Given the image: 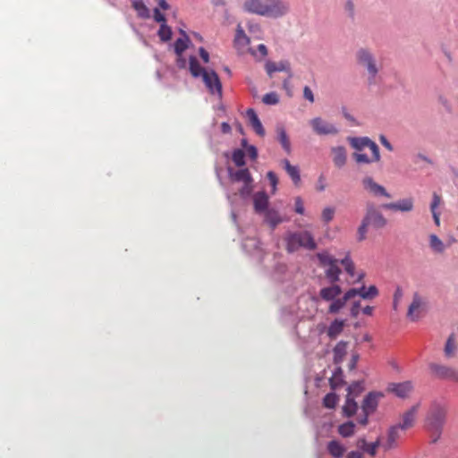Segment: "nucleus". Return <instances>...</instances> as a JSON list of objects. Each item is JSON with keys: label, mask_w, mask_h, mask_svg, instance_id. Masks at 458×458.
Returning a JSON list of instances; mask_svg holds the SVG:
<instances>
[{"label": "nucleus", "mask_w": 458, "mask_h": 458, "mask_svg": "<svg viewBox=\"0 0 458 458\" xmlns=\"http://www.w3.org/2000/svg\"><path fill=\"white\" fill-rule=\"evenodd\" d=\"M350 142L355 149L352 157L358 164H370L380 160L378 146L368 137L351 138Z\"/></svg>", "instance_id": "f257e3e1"}, {"label": "nucleus", "mask_w": 458, "mask_h": 458, "mask_svg": "<svg viewBox=\"0 0 458 458\" xmlns=\"http://www.w3.org/2000/svg\"><path fill=\"white\" fill-rule=\"evenodd\" d=\"M447 420V409L443 404L434 402L425 417L426 431L444 430Z\"/></svg>", "instance_id": "f03ea898"}, {"label": "nucleus", "mask_w": 458, "mask_h": 458, "mask_svg": "<svg viewBox=\"0 0 458 458\" xmlns=\"http://www.w3.org/2000/svg\"><path fill=\"white\" fill-rule=\"evenodd\" d=\"M303 247L308 250H315L317 244L311 233L307 231L291 233L286 238V248L289 252H293Z\"/></svg>", "instance_id": "7ed1b4c3"}, {"label": "nucleus", "mask_w": 458, "mask_h": 458, "mask_svg": "<svg viewBox=\"0 0 458 458\" xmlns=\"http://www.w3.org/2000/svg\"><path fill=\"white\" fill-rule=\"evenodd\" d=\"M320 265L327 267L325 270L326 277L331 284H335L339 280L341 269L338 267V260L329 255L327 252H321L317 254Z\"/></svg>", "instance_id": "20e7f679"}, {"label": "nucleus", "mask_w": 458, "mask_h": 458, "mask_svg": "<svg viewBox=\"0 0 458 458\" xmlns=\"http://www.w3.org/2000/svg\"><path fill=\"white\" fill-rule=\"evenodd\" d=\"M428 312L427 301L415 293L411 303L408 307L406 318L411 322L420 321Z\"/></svg>", "instance_id": "39448f33"}, {"label": "nucleus", "mask_w": 458, "mask_h": 458, "mask_svg": "<svg viewBox=\"0 0 458 458\" xmlns=\"http://www.w3.org/2000/svg\"><path fill=\"white\" fill-rule=\"evenodd\" d=\"M356 57L359 64L367 68L369 75V82L371 83L374 81L378 72L373 55L368 49L361 48L357 51Z\"/></svg>", "instance_id": "423d86ee"}, {"label": "nucleus", "mask_w": 458, "mask_h": 458, "mask_svg": "<svg viewBox=\"0 0 458 458\" xmlns=\"http://www.w3.org/2000/svg\"><path fill=\"white\" fill-rule=\"evenodd\" d=\"M290 10L289 4L284 0H266L264 16L278 18L285 15Z\"/></svg>", "instance_id": "0eeeda50"}, {"label": "nucleus", "mask_w": 458, "mask_h": 458, "mask_svg": "<svg viewBox=\"0 0 458 458\" xmlns=\"http://www.w3.org/2000/svg\"><path fill=\"white\" fill-rule=\"evenodd\" d=\"M429 369L432 375L439 379L458 383V370L452 367L432 362L429 364Z\"/></svg>", "instance_id": "6e6552de"}, {"label": "nucleus", "mask_w": 458, "mask_h": 458, "mask_svg": "<svg viewBox=\"0 0 458 458\" xmlns=\"http://www.w3.org/2000/svg\"><path fill=\"white\" fill-rule=\"evenodd\" d=\"M201 77L211 94H216L218 97L222 96V83L216 72L214 71H207L203 72Z\"/></svg>", "instance_id": "1a4fd4ad"}, {"label": "nucleus", "mask_w": 458, "mask_h": 458, "mask_svg": "<svg viewBox=\"0 0 458 458\" xmlns=\"http://www.w3.org/2000/svg\"><path fill=\"white\" fill-rule=\"evenodd\" d=\"M250 41V38L246 36L244 30L238 25L234 38V47L241 54L250 52L252 55L256 56V52L249 47Z\"/></svg>", "instance_id": "9d476101"}, {"label": "nucleus", "mask_w": 458, "mask_h": 458, "mask_svg": "<svg viewBox=\"0 0 458 458\" xmlns=\"http://www.w3.org/2000/svg\"><path fill=\"white\" fill-rule=\"evenodd\" d=\"M310 124L314 131L318 135H335L338 132V129L335 125L325 122L319 117L312 119Z\"/></svg>", "instance_id": "9b49d317"}, {"label": "nucleus", "mask_w": 458, "mask_h": 458, "mask_svg": "<svg viewBox=\"0 0 458 458\" xmlns=\"http://www.w3.org/2000/svg\"><path fill=\"white\" fill-rule=\"evenodd\" d=\"M383 394L381 392H370L364 398L362 403V411L367 415L373 413L378 404V401L383 397Z\"/></svg>", "instance_id": "f8f14e48"}, {"label": "nucleus", "mask_w": 458, "mask_h": 458, "mask_svg": "<svg viewBox=\"0 0 458 458\" xmlns=\"http://www.w3.org/2000/svg\"><path fill=\"white\" fill-rule=\"evenodd\" d=\"M364 189L375 197L384 196L386 198H391V195L386 190L377 183L371 177H366L362 180Z\"/></svg>", "instance_id": "ddd939ff"}, {"label": "nucleus", "mask_w": 458, "mask_h": 458, "mask_svg": "<svg viewBox=\"0 0 458 458\" xmlns=\"http://www.w3.org/2000/svg\"><path fill=\"white\" fill-rule=\"evenodd\" d=\"M356 296V292L354 289H350L347 291L344 295L342 298L335 299L334 301H331L332 303L330 304L328 308V312L331 314H336L339 312L341 309H343L346 302L354 298Z\"/></svg>", "instance_id": "4468645a"}, {"label": "nucleus", "mask_w": 458, "mask_h": 458, "mask_svg": "<svg viewBox=\"0 0 458 458\" xmlns=\"http://www.w3.org/2000/svg\"><path fill=\"white\" fill-rule=\"evenodd\" d=\"M443 203L442 197L437 194L436 191L432 194V200L429 205V209L434 220V224L437 226L440 225V216L441 212L438 210V207Z\"/></svg>", "instance_id": "2eb2a0df"}, {"label": "nucleus", "mask_w": 458, "mask_h": 458, "mask_svg": "<svg viewBox=\"0 0 458 458\" xmlns=\"http://www.w3.org/2000/svg\"><path fill=\"white\" fill-rule=\"evenodd\" d=\"M420 406V403H417L403 413V431L413 426Z\"/></svg>", "instance_id": "dca6fc26"}, {"label": "nucleus", "mask_w": 458, "mask_h": 458, "mask_svg": "<svg viewBox=\"0 0 458 458\" xmlns=\"http://www.w3.org/2000/svg\"><path fill=\"white\" fill-rule=\"evenodd\" d=\"M229 178L233 182H252V177L248 168L233 171L228 168Z\"/></svg>", "instance_id": "f3484780"}, {"label": "nucleus", "mask_w": 458, "mask_h": 458, "mask_svg": "<svg viewBox=\"0 0 458 458\" xmlns=\"http://www.w3.org/2000/svg\"><path fill=\"white\" fill-rule=\"evenodd\" d=\"M365 219L368 225L370 224L377 228L383 227L386 225V220L383 216L373 208L368 209Z\"/></svg>", "instance_id": "a211bd4d"}, {"label": "nucleus", "mask_w": 458, "mask_h": 458, "mask_svg": "<svg viewBox=\"0 0 458 458\" xmlns=\"http://www.w3.org/2000/svg\"><path fill=\"white\" fill-rule=\"evenodd\" d=\"M254 209L257 213H263L267 209L268 196L264 191H259L253 196Z\"/></svg>", "instance_id": "6ab92c4d"}, {"label": "nucleus", "mask_w": 458, "mask_h": 458, "mask_svg": "<svg viewBox=\"0 0 458 458\" xmlns=\"http://www.w3.org/2000/svg\"><path fill=\"white\" fill-rule=\"evenodd\" d=\"M246 11L264 16L266 10V0H246L244 3Z\"/></svg>", "instance_id": "aec40b11"}, {"label": "nucleus", "mask_w": 458, "mask_h": 458, "mask_svg": "<svg viewBox=\"0 0 458 458\" xmlns=\"http://www.w3.org/2000/svg\"><path fill=\"white\" fill-rule=\"evenodd\" d=\"M342 293V288L335 284L331 286L324 287L319 291V296L327 301H334L337 296Z\"/></svg>", "instance_id": "412c9836"}, {"label": "nucleus", "mask_w": 458, "mask_h": 458, "mask_svg": "<svg viewBox=\"0 0 458 458\" xmlns=\"http://www.w3.org/2000/svg\"><path fill=\"white\" fill-rule=\"evenodd\" d=\"M246 114L249 119L250 124L251 125L253 130L256 131V133L258 135L263 137L265 135V130H264L263 125H262L260 120L259 119L256 112L253 109L250 108L247 110Z\"/></svg>", "instance_id": "4be33fe9"}, {"label": "nucleus", "mask_w": 458, "mask_h": 458, "mask_svg": "<svg viewBox=\"0 0 458 458\" xmlns=\"http://www.w3.org/2000/svg\"><path fill=\"white\" fill-rule=\"evenodd\" d=\"M345 321L343 319H335L327 327V335L331 340H335L343 332Z\"/></svg>", "instance_id": "5701e85b"}, {"label": "nucleus", "mask_w": 458, "mask_h": 458, "mask_svg": "<svg viewBox=\"0 0 458 458\" xmlns=\"http://www.w3.org/2000/svg\"><path fill=\"white\" fill-rule=\"evenodd\" d=\"M282 165L288 174V175L293 180V183L295 185H299L301 182V175H300V170L299 167L296 165H292L290 161L288 159L282 160Z\"/></svg>", "instance_id": "b1692460"}, {"label": "nucleus", "mask_w": 458, "mask_h": 458, "mask_svg": "<svg viewBox=\"0 0 458 458\" xmlns=\"http://www.w3.org/2000/svg\"><path fill=\"white\" fill-rule=\"evenodd\" d=\"M327 452L334 458H341L344 452L345 447L337 440H332L327 443Z\"/></svg>", "instance_id": "393cba45"}, {"label": "nucleus", "mask_w": 458, "mask_h": 458, "mask_svg": "<svg viewBox=\"0 0 458 458\" xmlns=\"http://www.w3.org/2000/svg\"><path fill=\"white\" fill-rule=\"evenodd\" d=\"M263 213L265 214V221L271 226L272 229H275L276 225L283 222L281 216L276 209L267 208Z\"/></svg>", "instance_id": "a878e982"}, {"label": "nucleus", "mask_w": 458, "mask_h": 458, "mask_svg": "<svg viewBox=\"0 0 458 458\" xmlns=\"http://www.w3.org/2000/svg\"><path fill=\"white\" fill-rule=\"evenodd\" d=\"M333 162L337 167H342L346 163V151L344 147H335L332 148Z\"/></svg>", "instance_id": "bb28decb"}, {"label": "nucleus", "mask_w": 458, "mask_h": 458, "mask_svg": "<svg viewBox=\"0 0 458 458\" xmlns=\"http://www.w3.org/2000/svg\"><path fill=\"white\" fill-rule=\"evenodd\" d=\"M348 343L344 341L339 342L334 348V361L338 364L341 363L347 353Z\"/></svg>", "instance_id": "cd10ccee"}, {"label": "nucleus", "mask_w": 458, "mask_h": 458, "mask_svg": "<svg viewBox=\"0 0 458 458\" xmlns=\"http://www.w3.org/2000/svg\"><path fill=\"white\" fill-rule=\"evenodd\" d=\"M358 410V404L354 400L353 396H351L350 394L346 395V401L344 405L343 406V413L345 417H352L353 416Z\"/></svg>", "instance_id": "c85d7f7f"}, {"label": "nucleus", "mask_w": 458, "mask_h": 458, "mask_svg": "<svg viewBox=\"0 0 458 458\" xmlns=\"http://www.w3.org/2000/svg\"><path fill=\"white\" fill-rule=\"evenodd\" d=\"M353 289L356 292V296L359 295L364 300L374 299L378 294V291L375 285H370L369 288L362 286L360 289Z\"/></svg>", "instance_id": "c756f323"}, {"label": "nucleus", "mask_w": 458, "mask_h": 458, "mask_svg": "<svg viewBox=\"0 0 458 458\" xmlns=\"http://www.w3.org/2000/svg\"><path fill=\"white\" fill-rule=\"evenodd\" d=\"M277 139L287 154L291 153V142L283 126L276 128Z\"/></svg>", "instance_id": "7c9ffc66"}, {"label": "nucleus", "mask_w": 458, "mask_h": 458, "mask_svg": "<svg viewBox=\"0 0 458 458\" xmlns=\"http://www.w3.org/2000/svg\"><path fill=\"white\" fill-rule=\"evenodd\" d=\"M265 68H266V71H267V73L268 74V76L272 77V74L275 72H283V71L288 70L289 64L286 62H280V63L276 64V63L268 61V62H267Z\"/></svg>", "instance_id": "2f4dec72"}, {"label": "nucleus", "mask_w": 458, "mask_h": 458, "mask_svg": "<svg viewBox=\"0 0 458 458\" xmlns=\"http://www.w3.org/2000/svg\"><path fill=\"white\" fill-rule=\"evenodd\" d=\"M343 377L342 369L340 367L336 368L334 375L329 379L330 386L332 389H337L344 384Z\"/></svg>", "instance_id": "473e14b6"}, {"label": "nucleus", "mask_w": 458, "mask_h": 458, "mask_svg": "<svg viewBox=\"0 0 458 458\" xmlns=\"http://www.w3.org/2000/svg\"><path fill=\"white\" fill-rule=\"evenodd\" d=\"M189 61L190 72L193 77L197 78L202 76L203 72H207L204 68L200 66L195 56H191Z\"/></svg>", "instance_id": "72a5a7b5"}, {"label": "nucleus", "mask_w": 458, "mask_h": 458, "mask_svg": "<svg viewBox=\"0 0 458 458\" xmlns=\"http://www.w3.org/2000/svg\"><path fill=\"white\" fill-rule=\"evenodd\" d=\"M132 7L137 12L138 15L141 18L149 17V10L142 0H133Z\"/></svg>", "instance_id": "f704fd0d"}, {"label": "nucleus", "mask_w": 458, "mask_h": 458, "mask_svg": "<svg viewBox=\"0 0 458 458\" xmlns=\"http://www.w3.org/2000/svg\"><path fill=\"white\" fill-rule=\"evenodd\" d=\"M354 428L355 424L352 421H348L338 427V433L344 437H349L354 434Z\"/></svg>", "instance_id": "c9c22d12"}, {"label": "nucleus", "mask_w": 458, "mask_h": 458, "mask_svg": "<svg viewBox=\"0 0 458 458\" xmlns=\"http://www.w3.org/2000/svg\"><path fill=\"white\" fill-rule=\"evenodd\" d=\"M455 349H456V345H455L454 334H451L448 336V338L445 342V348H444V352H445V357H447V358L453 357Z\"/></svg>", "instance_id": "e433bc0d"}, {"label": "nucleus", "mask_w": 458, "mask_h": 458, "mask_svg": "<svg viewBox=\"0 0 458 458\" xmlns=\"http://www.w3.org/2000/svg\"><path fill=\"white\" fill-rule=\"evenodd\" d=\"M232 160L236 166L242 167L245 165V153L241 148H236L232 153Z\"/></svg>", "instance_id": "4c0bfd02"}, {"label": "nucleus", "mask_w": 458, "mask_h": 458, "mask_svg": "<svg viewBox=\"0 0 458 458\" xmlns=\"http://www.w3.org/2000/svg\"><path fill=\"white\" fill-rule=\"evenodd\" d=\"M188 42H189V38L187 36H185V38H177L176 41L174 42V52L179 57L182 56V53L188 47Z\"/></svg>", "instance_id": "58836bf2"}, {"label": "nucleus", "mask_w": 458, "mask_h": 458, "mask_svg": "<svg viewBox=\"0 0 458 458\" xmlns=\"http://www.w3.org/2000/svg\"><path fill=\"white\" fill-rule=\"evenodd\" d=\"M437 103L443 106L447 114H452L454 113V107L451 101L443 94L437 95Z\"/></svg>", "instance_id": "ea45409f"}, {"label": "nucleus", "mask_w": 458, "mask_h": 458, "mask_svg": "<svg viewBox=\"0 0 458 458\" xmlns=\"http://www.w3.org/2000/svg\"><path fill=\"white\" fill-rule=\"evenodd\" d=\"M338 403V396L335 393H328L323 399V405L326 408L333 409Z\"/></svg>", "instance_id": "a19ab883"}, {"label": "nucleus", "mask_w": 458, "mask_h": 458, "mask_svg": "<svg viewBox=\"0 0 458 458\" xmlns=\"http://www.w3.org/2000/svg\"><path fill=\"white\" fill-rule=\"evenodd\" d=\"M429 245L436 252H442L444 250V243L436 234L429 236Z\"/></svg>", "instance_id": "79ce46f5"}, {"label": "nucleus", "mask_w": 458, "mask_h": 458, "mask_svg": "<svg viewBox=\"0 0 458 458\" xmlns=\"http://www.w3.org/2000/svg\"><path fill=\"white\" fill-rule=\"evenodd\" d=\"M158 36L162 41H168L172 36V30L165 23L161 24Z\"/></svg>", "instance_id": "37998d69"}, {"label": "nucleus", "mask_w": 458, "mask_h": 458, "mask_svg": "<svg viewBox=\"0 0 458 458\" xmlns=\"http://www.w3.org/2000/svg\"><path fill=\"white\" fill-rule=\"evenodd\" d=\"M335 216V208L327 207L325 208L321 214V218L324 223L327 224L333 220Z\"/></svg>", "instance_id": "c03bdc74"}, {"label": "nucleus", "mask_w": 458, "mask_h": 458, "mask_svg": "<svg viewBox=\"0 0 458 458\" xmlns=\"http://www.w3.org/2000/svg\"><path fill=\"white\" fill-rule=\"evenodd\" d=\"M262 101L267 105H276L279 102V98L276 93L270 92L263 96Z\"/></svg>", "instance_id": "a18cd8bd"}, {"label": "nucleus", "mask_w": 458, "mask_h": 458, "mask_svg": "<svg viewBox=\"0 0 458 458\" xmlns=\"http://www.w3.org/2000/svg\"><path fill=\"white\" fill-rule=\"evenodd\" d=\"M267 178L268 179V181L270 182V184L272 186V193H275L276 191V185L278 183V178H277L276 174L274 172L269 171L267 174Z\"/></svg>", "instance_id": "49530a36"}, {"label": "nucleus", "mask_w": 458, "mask_h": 458, "mask_svg": "<svg viewBox=\"0 0 458 458\" xmlns=\"http://www.w3.org/2000/svg\"><path fill=\"white\" fill-rule=\"evenodd\" d=\"M252 189H253L252 182H248V183L243 182V186L239 191V194L242 198H246L251 193Z\"/></svg>", "instance_id": "de8ad7c7"}, {"label": "nucleus", "mask_w": 458, "mask_h": 458, "mask_svg": "<svg viewBox=\"0 0 458 458\" xmlns=\"http://www.w3.org/2000/svg\"><path fill=\"white\" fill-rule=\"evenodd\" d=\"M347 390H348V394H350L352 396V394H355V395H357L362 390L361 383L360 382H354L351 386H349Z\"/></svg>", "instance_id": "09e8293b"}, {"label": "nucleus", "mask_w": 458, "mask_h": 458, "mask_svg": "<svg viewBox=\"0 0 458 458\" xmlns=\"http://www.w3.org/2000/svg\"><path fill=\"white\" fill-rule=\"evenodd\" d=\"M378 445H379L378 440L374 443H370V444L369 443L367 447L364 449V452L368 453L371 456H375L376 453H377V448L378 447Z\"/></svg>", "instance_id": "8fccbe9b"}, {"label": "nucleus", "mask_w": 458, "mask_h": 458, "mask_svg": "<svg viewBox=\"0 0 458 458\" xmlns=\"http://www.w3.org/2000/svg\"><path fill=\"white\" fill-rule=\"evenodd\" d=\"M413 389L412 383L411 381L403 382V400L405 399L409 393Z\"/></svg>", "instance_id": "3c124183"}, {"label": "nucleus", "mask_w": 458, "mask_h": 458, "mask_svg": "<svg viewBox=\"0 0 458 458\" xmlns=\"http://www.w3.org/2000/svg\"><path fill=\"white\" fill-rule=\"evenodd\" d=\"M444 430L427 431L430 436V443L436 444L441 438Z\"/></svg>", "instance_id": "603ef678"}, {"label": "nucleus", "mask_w": 458, "mask_h": 458, "mask_svg": "<svg viewBox=\"0 0 458 458\" xmlns=\"http://www.w3.org/2000/svg\"><path fill=\"white\" fill-rule=\"evenodd\" d=\"M444 430L427 431L430 436V443L436 444L441 438Z\"/></svg>", "instance_id": "864d4df0"}, {"label": "nucleus", "mask_w": 458, "mask_h": 458, "mask_svg": "<svg viewBox=\"0 0 458 458\" xmlns=\"http://www.w3.org/2000/svg\"><path fill=\"white\" fill-rule=\"evenodd\" d=\"M247 155L251 160H256L258 157V150L253 145L248 146L246 148Z\"/></svg>", "instance_id": "5fc2aeb1"}, {"label": "nucleus", "mask_w": 458, "mask_h": 458, "mask_svg": "<svg viewBox=\"0 0 458 458\" xmlns=\"http://www.w3.org/2000/svg\"><path fill=\"white\" fill-rule=\"evenodd\" d=\"M303 97L305 99L309 100L310 103L314 102V95H313L311 89L309 86L304 87Z\"/></svg>", "instance_id": "6e6d98bb"}, {"label": "nucleus", "mask_w": 458, "mask_h": 458, "mask_svg": "<svg viewBox=\"0 0 458 458\" xmlns=\"http://www.w3.org/2000/svg\"><path fill=\"white\" fill-rule=\"evenodd\" d=\"M367 226H368V223H367V220L364 218L360 226L359 227V230H358L360 240H363L365 238V234L367 232Z\"/></svg>", "instance_id": "4d7b16f0"}, {"label": "nucleus", "mask_w": 458, "mask_h": 458, "mask_svg": "<svg viewBox=\"0 0 458 458\" xmlns=\"http://www.w3.org/2000/svg\"><path fill=\"white\" fill-rule=\"evenodd\" d=\"M154 19L156 21L160 22L161 24L165 23V15L157 9H154Z\"/></svg>", "instance_id": "13d9d810"}, {"label": "nucleus", "mask_w": 458, "mask_h": 458, "mask_svg": "<svg viewBox=\"0 0 458 458\" xmlns=\"http://www.w3.org/2000/svg\"><path fill=\"white\" fill-rule=\"evenodd\" d=\"M295 211L301 215H302L304 213L303 202L300 197H297L295 199Z\"/></svg>", "instance_id": "bf43d9fd"}, {"label": "nucleus", "mask_w": 458, "mask_h": 458, "mask_svg": "<svg viewBox=\"0 0 458 458\" xmlns=\"http://www.w3.org/2000/svg\"><path fill=\"white\" fill-rule=\"evenodd\" d=\"M413 208L411 199H403V212L411 211Z\"/></svg>", "instance_id": "052dcab7"}, {"label": "nucleus", "mask_w": 458, "mask_h": 458, "mask_svg": "<svg viewBox=\"0 0 458 458\" xmlns=\"http://www.w3.org/2000/svg\"><path fill=\"white\" fill-rule=\"evenodd\" d=\"M381 207L386 209H394L395 211H399L401 210V202L384 204Z\"/></svg>", "instance_id": "680f3d73"}, {"label": "nucleus", "mask_w": 458, "mask_h": 458, "mask_svg": "<svg viewBox=\"0 0 458 458\" xmlns=\"http://www.w3.org/2000/svg\"><path fill=\"white\" fill-rule=\"evenodd\" d=\"M387 390L389 392L394 393L397 396H401V385L400 384H392L388 386Z\"/></svg>", "instance_id": "e2e57ef3"}, {"label": "nucleus", "mask_w": 458, "mask_h": 458, "mask_svg": "<svg viewBox=\"0 0 458 458\" xmlns=\"http://www.w3.org/2000/svg\"><path fill=\"white\" fill-rule=\"evenodd\" d=\"M419 160H423V161H425V162H427L428 164H430V165L433 164V161L429 157H426V156H424L422 154H418L414 157V163L418 164Z\"/></svg>", "instance_id": "0e129e2a"}, {"label": "nucleus", "mask_w": 458, "mask_h": 458, "mask_svg": "<svg viewBox=\"0 0 458 458\" xmlns=\"http://www.w3.org/2000/svg\"><path fill=\"white\" fill-rule=\"evenodd\" d=\"M345 10L349 13L350 16H353L354 14V4L351 0H348L345 4Z\"/></svg>", "instance_id": "69168bd1"}, {"label": "nucleus", "mask_w": 458, "mask_h": 458, "mask_svg": "<svg viewBox=\"0 0 458 458\" xmlns=\"http://www.w3.org/2000/svg\"><path fill=\"white\" fill-rule=\"evenodd\" d=\"M199 55L204 63H208L209 61V55L208 51L204 47H200L199 50Z\"/></svg>", "instance_id": "338daca9"}, {"label": "nucleus", "mask_w": 458, "mask_h": 458, "mask_svg": "<svg viewBox=\"0 0 458 458\" xmlns=\"http://www.w3.org/2000/svg\"><path fill=\"white\" fill-rule=\"evenodd\" d=\"M359 312H360V302H354L351 309V314L352 317L356 318L359 315Z\"/></svg>", "instance_id": "774afa93"}]
</instances>
